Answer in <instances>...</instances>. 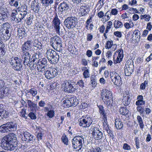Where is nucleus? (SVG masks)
<instances>
[{
  "label": "nucleus",
  "mask_w": 152,
  "mask_h": 152,
  "mask_svg": "<svg viewBox=\"0 0 152 152\" xmlns=\"http://www.w3.org/2000/svg\"><path fill=\"white\" fill-rule=\"evenodd\" d=\"M79 124L83 127H88L90 126L92 122L91 118L89 115L83 116L78 120Z\"/></svg>",
  "instance_id": "nucleus-10"
},
{
  "label": "nucleus",
  "mask_w": 152,
  "mask_h": 152,
  "mask_svg": "<svg viewBox=\"0 0 152 152\" xmlns=\"http://www.w3.org/2000/svg\"><path fill=\"white\" fill-rule=\"evenodd\" d=\"M123 26L122 23L119 20H115L113 23V26L116 29L121 28Z\"/></svg>",
  "instance_id": "nucleus-31"
},
{
  "label": "nucleus",
  "mask_w": 152,
  "mask_h": 152,
  "mask_svg": "<svg viewBox=\"0 0 152 152\" xmlns=\"http://www.w3.org/2000/svg\"><path fill=\"white\" fill-rule=\"evenodd\" d=\"M102 100L107 106H112L113 103L112 93L107 89L103 90L101 94Z\"/></svg>",
  "instance_id": "nucleus-3"
},
{
  "label": "nucleus",
  "mask_w": 152,
  "mask_h": 152,
  "mask_svg": "<svg viewBox=\"0 0 152 152\" xmlns=\"http://www.w3.org/2000/svg\"><path fill=\"white\" fill-rule=\"evenodd\" d=\"M6 9H4L1 13H0V19L4 20L9 15Z\"/></svg>",
  "instance_id": "nucleus-29"
},
{
  "label": "nucleus",
  "mask_w": 152,
  "mask_h": 152,
  "mask_svg": "<svg viewBox=\"0 0 152 152\" xmlns=\"http://www.w3.org/2000/svg\"><path fill=\"white\" fill-rule=\"evenodd\" d=\"M113 45V42L112 41H108L106 42L105 47L107 49H109L111 48Z\"/></svg>",
  "instance_id": "nucleus-53"
},
{
  "label": "nucleus",
  "mask_w": 152,
  "mask_h": 152,
  "mask_svg": "<svg viewBox=\"0 0 152 152\" xmlns=\"http://www.w3.org/2000/svg\"><path fill=\"white\" fill-rule=\"evenodd\" d=\"M91 83L93 85V86H96L97 83V80L96 76L94 75H92L90 77Z\"/></svg>",
  "instance_id": "nucleus-39"
},
{
  "label": "nucleus",
  "mask_w": 152,
  "mask_h": 152,
  "mask_svg": "<svg viewBox=\"0 0 152 152\" xmlns=\"http://www.w3.org/2000/svg\"><path fill=\"white\" fill-rule=\"evenodd\" d=\"M132 35L133 38L135 36V38H134V40L137 39H140V31L138 30H135Z\"/></svg>",
  "instance_id": "nucleus-41"
},
{
  "label": "nucleus",
  "mask_w": 152,
  "mask_h": 152,
  "mask_svg": "<svg viewBox=\"0 0 152 152\" xmlns=\"http://www.w3.org/2000/svg\"><path fill=\"white\" fill-rule=\"evenodd\" d=\"M32 44V42L31 40H28L24 42L21 46V58H23V59L24 60V63L27 64L28 60V57L31 56L29 52L31 49Z\"/></svg>",
  "instance_id": "nucleus-2"
},
{
  "label": "nucleus",
  "mask_w": 152,
  "mask_h": 152,
  "mask_svg": "<svg viewBox=\"0 0 152 152\" xmlns=\"http://www.w3.org/2000/svg\"><path fill=\"white\" fill-rule=\"evenodd\" d=\"M67 88L68 91L67 92L69 93H73L76 90V88L71 83L70 84L69 88Z\"/></svg>",
  "instance_id": "nucleus-49"
},
{
  "label": "nucleus",
  "mask_w": 152,
  "mask_h": 152,
  "mask_svg": "<svg viewBox=\"0 0 152 152\" xmlns=\"http://www.w3.org/2000/svg\"><path fill=\"white\" fill-rule=\"evenodd\" d=\"M32 42V49L35 50H39L42 48V45L41 43L38 41V40L35 39Z\"/></svg>",
  "instance_id": "nucleus-24"
},
{
  "label": "nucleus",
  "mask_w": 152,
  "mask_h": 152,
  "mask_svg": "<svg viewBox=\"0 0 152 152\" xmlns=\"http://www.w3.org/2000/svg\"><path fill=\"white\" fill-rule=\"evenodd\" d=\"M148 84V82L145 81L144 83L141 84L140 88L141 89L144 90L145 89L146 85Z\"/></svg>",
  "instance_id": "nucleus-61"
},
{
  "label": "nucleus",
  "mask_w": 152,
  "mask_h": 152,
  "mask_svg": "<svg viewBox=\"0 0 152 152\" xmlns=\"http://www.w3.org/2000/svg\"><path fill=\"white\" fill-rule=\"evenodd\" d=\"M21 58L18 57L12 58L10 60V62L12 68L15 70L20 71L23 69L22 63L23 64V58Z\"/></svg>",
  "instance_id": "nucleus-8"
},
{
  "label": "nucleus",
  "mask_w": 152,
  "mask_h": 152,
  "mask_svg": "<svg viewBox=\"0 0 152 152\" xmlns=\"http://www.w3.org/2000/svg\"><path fill=\"white\" fill-rule=\"evenodd\" d=\"M1 143L2 148L6 150L12 151L18 148L17 138L14 133H10L4 136Z\"/></svg>",
  "instance_id": "nucleus-1"
},
{
  "label": "nucleus",
  "mask_w": 152,
  "mask_h": 152,
  "mask_svg": "<svg viewBox=\"0 0 152 152\" xmlns=\"http://www.w3.org/2000/svg\"><path fill=\"white\" fill-rule=\"evenodd\" d=\"M16 126V124L15 122H8L0 126V132L2 133L9 132L14 130Z\"/></svg>",
  "instance_id": "nucleus-9"
},
{
  "label": "nucleus",
  "mask_w": 152,
  "mask_h": 152,
  "mask_svg": "<svg viewBox=\"0 0 152 152\" xmlns=\"http://www.w3.org/2000/svg\"><path fill=\"white\" fill-rule=\"evenodd\" d=\"M20 136L22 137L23 141L27 142L33 141L34 140V136L26 131L21 132Z\"/></svg>",
  "instance_id": "nucleus-18"
},
{
  "label": "nucleus",
  "mask_w": 152,
  "mask_h": 152,
  "mask_svg": "<svg viewBox=\"0 0 152 152\" xmlns=\"http://www.w3.org/2000/svg\"><path fill=\"white\" fill-rule=\"evenodd\" d=\"M84 142L83 136H77L74 137L72 140V147L76 151L81 150Z\"/></svg>",
  "instance_id": "nucleus-7"
},
{
  "label": "nucleus",
  "mask_w": 152,
  "mask_h": 152,
  "mask_svg": "<svg viewBox=\"0 0 152 152\" xmlns=\"http://www.w3.org/2000/svg\"><path fill=\"white\" fill-rule=\"evenodd\" d=\"M9 4L11 6H14L17 8H19V7L18 1L10 0V1H9Z\"/></svg>",
  "instance_id": "nucleus-38"
},
{
  "label": "nucleus",
  "mask_w": 152,
  "mask_h": 152,
  "mask_svg": "<svg viewBox=\"0 0 152 152\" xmlns=\"http://www.w3.org/2000/svg\"><path fill=\"white\" fill-rule=\"evenodd\" d=\"M110 75L112 82L117 86H121L122 83L121 77L115 72H111Z\"/></svg>",
  "instance_id": "nucleus-14"
},
{
  "label": "nucleus",
  "mask_w": 152,
  "mask_h": 152,
  "mask_svg": "<svg viewBox=\"0 0 152 152\" xmlns=\"http://www.w3.org/2000/svg\"><path fill=\"white\" fill-rule=\"evenodd\" d=\"M88 107L87 104V103L83 102L79 106V108L80 109H84Z\"/></svg>",
  "instance_id": "nucleus-58"
},
{
  "label": "nucleus",
  "mask_w": 152,
  "mask_h": 152,
  "mask_svg": "<svg viewBox=\"0 0 152 152\" xmlns=\"http://www.w3.org/2000/svg\"><path fill=\"white\" fill-rule=\"evenodd\" d=\"M40 53L38 52L37 53H34L32 55V57L31 58V56H30L29 57H28V61L27 62V64L24 63V61L23 59V64L25 66L27 65L28 66H30L33 63L36 62H38L39 60H40L39 59V56L40 55Z\"/></svg>",
  "instance_id": "nucleus-15"
},
{
  "label": "nucleus",
  "mask_w": 152,
  "mask_h": 152,
  "mask_svg": "<svg viewBox=\"0 0 152 152\" xmlns=\"http://www.w3.org/2000/svg\"><path fill=\"white\" fill-rule=\"evenodd\" d=\"M61 140L62 141L65 145H68V139L65 134H64L62 136L61 138Z\"/></svg>",
  "instance_id": "nucleus-44"
},
{
  "label": "nucleus",
  "mask_w": 152,
  "mask_h": 152,
  "mask_svg": "<svg viewBox=\"0 0 152 152\" xmlns=\"http://www.w3.org/2000/svg\"><path fill=\"white\" fill-rule=\"evenodd\" d=\"M58 10L62 13H65L70 10L69 2L65 1L61 3L58 5Z\"/></svg>",
  "instance_id": "nucleus-16"
},
{
  "label": "nucleus",
  "mask_w": 152,
  "mask_h": 152,
  "mask_svg": "<svg viewBox=\"0 0 152 152\" xmlns=\"http://www.w3.org/2000/svg\"><path fill=\"white\" fill-rule=\"evenodd\" d=\"M145 102L143 100H138L136 102L135 104L137 105L140 106V105H143L145 104Z\"/></svg>",
  "instance_id": "nucleus-56"
},
{
  "label": "nucleus",
  "mask_w": 152,
  "mask_h": 152,
  "mask_svg": "<svg viewBox=\"0 0 152 152\" xmlns=\"http://www.w3.org/2000/svg\"><path fill=\"white\" fill-rule=\"evenodd\" d=\"M115 124L116 129L118 130L121 129L123 126V124L119 118H116L115 119Z\"/></svg>",
  "instance_id": "nucleus-32"
},
{
  "label": "nucleus",
  "mask_w": 152,
  "mask_h": 152,
  "mask_svg": "<svg viewBox=\"0 0 152 152\" xmlns=\"http://www.w3.org/2000/svg\"><path fill=\"white\" fill-rule=\"evenodd\" d=\"M91 135L92 137L95 140H99L102 139L103 134L102 132L99 130V128L96 127L91 128Z\"/></svg>",
  "instance_id": "nucleus-17"
},
{
  "label": "nucleus",
  "mask_w": 152,
  "mask_h": 152,
  "mask_svg": "<svg viewBox=\"0 0 152 152\" xmlns=\"http://www.w3.org/2000/svg\"><path fill=\"white\" fill-rule=\"evenodd\" d=\"M41 4L38 0L32 1L30 5L31 10L35 13H38L40 9Z\"/></svg>",
  "instance_id": "nucleus-20"
},
{
  "label": "nucleus",
  "mask_w": 152,
  "mask_h": 152,
  "mask_svg": "<svg viewBox=\"0 0 152 152\" xmlns=\"http://www.w3.org/2000/svg\"><path fill=\"white\" fill-rule=\"evenodd\" d=\"M118 56L120 58H123V50L121 48L119 49L118 50Z\"/></svg>",
  "instance_id": "nucleus-55"
},
{
  "label": "nucleus",
  "mask_w": 152,
  "mask_h": 152,
  "mask_svg": "<svg viewBox=\"0 0 152 152\" xmlns=\"http://www.w3.org/2000/svg\"><path fill=\"white\" fill-rule=\"evenodd\" d=\"M140 18L141 19H144L145 21H148L150 19L151 17L148 15H141Z\"/></svg>",
  "instance_id": "nucleus-51"
},
{
  "label": "nucleus",
  "mask_w": 152,
  "mask_h": 152,
  "mask_svg": "<svg viewBox=\"0 0 152 152\" xmlns=\"http://www.w3.org/2000/svg\"><path fill=\"white\" fill-rule=\"evenodd\" d=\"M132 96L131 93H130L127 90H125V92L123 94V96H129L131 97Z\"/></svg>",
  "instance_id": "nucleus-62"
},
{
  "label": "nucleus",
  "mask_w": 152,
  "mask_h": 152,
  "mask_svg": "<svg viewBox=\"0 0 152 152\" xmlns=\"http://www.w3.org/2000/svg\"><path fill=\"white\" fill-rule=\"evenodd\" d=\"M54 1V0H41L42 5L45 8L51 7Z\"/></svg>",
  "instance_id": "nucleus-25"
},
{
  "label": "nucleus",
  "mask_w": 152,
  "mask_h": 152,
  "mask_svg": "<svg viewBox=\"0 0 152 152\" xmlns=\"http://www.w3.org/2000/svg\"><path fill=\"white\" fill-rule=\"evenodd\" d=\"M28 93H30L33 96H35L37 94V91L36 89L34 88H31L28 90Z\"/></svg>",
  "instance_id": "nucleus-42"
},
{
  "label": "nucleus",
  "mask_w": 152,
  "mask_h": 152,
  "mask_svg": "<svg viewBox=\"0 0 152 152\" xmlns=\"http://www.w3.org/2000/svg\"><path fill=\"white\" fill-rule=\"evenodd\" d=\"M20 12V14H18V18L20 20V21L23 18L26 16V15L25 14L23 13Z\"/></svg>",
  "instance_id": "nucleus-63"
},
{
  "label": "nucleus",
  "mask_w": 152,
  "mask_h": 152,
  "mask_svg": "<svg viewBox=\"0 0 152 152\" xmlns=\"http://www.w3.org/2000/svg\"><path fill=\"white\" fill-rule=\"evenodd\" d=\"M9 112L5 109L4 106L2 104H0V118L4 119L8 117Z\"/></svg>",
  "instance_id": "nucleus-21"
},
{
  "label": "nucleus",
  "mask_w": 152,
  "mask_h": 152,
  "mask_svg": "<svg viewBox=\"0 0 152 152\" xmlns=\"http://www.w3.org/2000/svg\"><path fill=\"white\" fill-rule=\"evenodd\" d=\"M77 18L73 17H67L64 22V24L68 29H71L74 28L76 25Z\"/></svg>",
  "instance_id": "nucleus-12"
},
{
  "label": "nucleus",
  "mask_w": 152,
  "mask_h": 152,
  "mask_svg": "<svg viewBox=\"0 0 152 152\" xmlns=\"http://www.w3.org/2000/svg\"><path fill=\"white\" fill-rule=\"evenodd\" d=\"M44 72L45 77L50 80L55 77L58 73V71L55 68L51 67L49 69H46Z\"/></svg>",
  "instance_id": "nucleus-13"
},
{
  "label": "nucleus",
  "mask_w": 152,
  "mask_h": 152,
  "mask_svg": "<svg viewBox=\"0 0 152 152\" xmlns=\"http://www.w3.org/2000/svg\"><path fill=\"white\" fill-rule=\"evenodd\" d=\"M11 26L8 23L3 24L0 29V36L2 39H9L11 36L9 32L11 30Z\"/></svg>",
  "instance_id": "nucleus-4"
},
{
  "label": "nucleus",
  "mask_w": 152,
  "mask_h": 152,
  "mask_svg": "<svg viewBox=\"0 0 152 152\" xmlns=\"http://www.w3.org/2000/svg\"><path fill=\"white\" fill-rule=\"evenodd\" d=\"M134 141L136 145V148L137 149H138L140 148V142L139 140L138 137H136L134 138Z\"/></svg>",
  "instance_id": "nucleus-57"
},
{
  "label": "nucleus",
  "mask_w": 152,
  "mask_h": 152,
  "mask_svg": "<svg viewBox=\"0 0 152 152\" xmlns=\"http://www.w3.org/2000/svg\"><path fill=\"white\" fill-rule=\"evenodd\" d=\"M124 26L126 29H129L133 27L134 24L131 21V22H130V23H125L124 24Z\"/></svg>",
  "instance_id": "nucleus-47"
},
{
  "label": "nucleus",
  "mask_w": 152,
  "mask_h": 152,
  "mask_svg": "<svg viewBox=\"0 0 152 152\" xmlns=\"http://www.w3.org/2000/svg\"><path fill=\"white\" fill-rule=\"evenodd\" d=\"M63 105L65 107H69L72 106V104L69 97L63 101Z\"/></svg>",
  "instance_id": "nucleus-34"
},
{
  "label": "nucleus",
  "mask_w": 152,
  "mask_h": 152,
  "mask_svg": "<svg viewBox=\"0 0 152 152\" xmlns=\"http://www.w3.org/2000/svg\"><path fill=\"white\" fill-rule=\"evenodd\" d=\"M17 31L18 34L20 37H21V38H23L26 35L25 29L23 27L18 28Z\"/></svg>",
  "instance_id": "nucleus-27"
},
{
  "label": "nucleus",
  "mask_w": 152,
  "mask_h": 152,
  "mask_svg": "<svg viewBox=\"0 0 152 152\" xmlns=\"http://www.w3.org/2000/svg\"><path fill=\"white\" fill-rule=\"evenodd\" d=\"M26 110L25 108L22 109L21 111L20 112V115L23 118H24L25 119L27 118V116H26Z\"/></svg>",
  "instance_id": "nucleus-48"
},
{
  "label": "nucleus",
  "mask_w": 152,
  "mask_h": 152,
  "mask_svg": "<svg viewBox=\"0 0 152 152\" xmlns=\"http://www.w3.org/2000/svg\"><path fill=\"white\" fill-rule=\"evenodd\" d=\"M52 23V25L54 27L56 33L60 36H62L63 34V32L60 31L61 28V21L57 14L55 15Z\"/></svg>",
  "instance_id": "nucleus-11"
},
{
  "label": "nucleus",
  "mask_w": 152,
  "mask_h": 152,
  "mask_svg": "<svg viewBox=\"0 0 152 152\" xmlns=\"http://www.w3.org/2000/svg\"><path fill=\"white\" fill-rule=\"evenodd\" d=\"M39 61L41 63L43 64H44V65H45L46 66H48L47 64V60L46 58H42L40 59Z\"/></svg>",
  "instance_id": "nucleus-59"
},
{
  "label": "nucleus",
  "mask_w": 152,
  "mask_h": 152,
  "mask_svg": "<svg viewBox=\"0 0 152 152\" xmlns=\"http://www.w3.org/2000/svg\"><path fill=\"white\" fill-rule=\"evenodd\" d=\"M4 90H3L4 97L10 96L11 93V90L8 88L6 87L4 88Z\"/></svg>",
  "instance_id": "nucleus-36"
},
{
  "label": "nucleus",
  "mask_w": 152,
  "mask_h": 152,
  "mask_svg": "<svg viewBox=\"0 0 152 152\" xmlns=\"http://www.w3.org/2000/svg\"><path fill=\"white\" fill-rule=\"evenodd\" d=\"M27 7L25 5H24L21 7L20 10V12L22 13H23L25 14V15H26L27 13Z\"/></svg>",
  "instance_id": "nucleus-45"
},
{
  "label": "nucleus",
  "mask_w": 152,
  "mask_h": 152,
  "mask_svg": "<svg viewBox=\"0 0 152 152\" xmlns=\"http://www.w3.org/2000/svg\"><path fill=\"white\" fill-rule=\"evenodd\" d=\"M28 116L32 120H35L36 119V116L35 113L33 112H31L29 113L28 115Z\"/></svg>",
  "instance_id": "nucleus-60"
},
{
  "label": "nucleus",
  "mask_w": 152,
  "mask_h": 152,
  "mask_svg": "<svg viewBox=\"0 0 152 152\" xmlns=\"http://www.w3.org/2000/svg\"><path fill=\"white\" fill-rule=\"evenodd\" d=\"M86 9V7L85 6H83L80 7L79 10V13L80 14V16H84L87 14Z\"/></svg>",
  "instance_id": "nucleus-37"
},
{
  "label": "nucleus",
  "mask_w": 152,
  "mask_h": 152,
  "mask_svg": "<svg viewBox=\"0 0 152 152\" xmlns=\"http://www.w3.org/2000/svg\"><path fill=\"white\" fill-rule=\"evenodd\" d=\"M84 71L83 73V75L85 78H89L90 77L89 71L86 67H84Z\"/></svg>",
  "instance_id": "nucleus-40"
},
{
  "label": "nucleus",
  "mask_w": 152,
  "mask_h": 152,
  "mask_svg": "<svg viewBox=\"0 0 152 152\" xmlns=\"http://www.w3.org/2000/svg\"><path fill=\"white\" fill-rule=\"evenodd\" d=\"M130 98V97L129 96H123L122 102L124 105L128 106L130 104L131 101Z\"/></svg>",
  "instance_id": "nucleus-30"
},
{
  "label": "nucleus",
  "mask_w": 152,
  "mask_h": 152,
  "mask_svg": "<svg viewBox=\"0 0 152 152\" xmlns=\"http://www.w3.org/2000/svg\"><path fill=\"white\" fill-rule=\"evenodd\" d=\"M70 84L66 80L64 82L62 85V88L65 92H67L68 91L67 88H69L70 86Z\"/></svg>",
  "instance_id": "nucleus-35"
},
{
  "label": "nucleus",
  "mask_w": 152,
  "mask_h": 152,
  "mask_svg": "<svg viewBox=\"0 0 152 152\" xmlns=\"http://www.w3.org/2000/svg\"><path fill=\"white\" fill-rule=\"evenodd\" d=\"M69 98L72 104V106H75L78 103V100L75 96L73 95L69 96Z\"/></svg>",
  "instance_id": "nucleus-28"
},
{
  "label": "nucleus",
  "mask_w": 152,
  "mask_h": 152,
  "mask_svg": "<svg viewBox=\"0 0 152 152\" xmlns=\"http://www.w3.org/2000/svg\"><path fill=\"white\" fill-rule=\"evenodd\" d=\"M133 62L129 63L128 62L126 63L124 67L125 74L126 76L131 75L133 72L134 70V65Z\"/></svg>",
  "instance_id": "nucleus-19"
},
{
  "label": "nucleus",
  "mask_w": 152,
  "mask_h": 152,
  "mask_svg": "<svg viewBox=\"0 0 152 152\" xmlns=\"http://www.w3.org/2000/svg\"><path fill=\"white\" fill-rule=\"evenodd\" d=\"M50 42L54 49L60 52H62L63 48L62 40L58 36L56 35L51 37L50 40Z\"/></svg>",
  "instance_id": "nucleus-5"
},
{
  "label": "nucleus",
  "mask_w": 152,
  "mask_h": 152,
  "mask_svg": "<svg viewBox=\"0 0 152 152\" xmlns=\"http://www.w3.org/2000/svg\"><path fill=\"white\" fill-rule=\"evenodd\" d=\"M99 108V112L101 116L102 117L103 119L104 120L105 124L107 125L106 121H107V113L104 109L103 106L101 105L98 106Z\"/></svg>",
  "instance_id": "nucleus-22"
},
{
  "label": "nucleus",
  "mask_w": 152,
  "mask_h": 152,
  "mask_svg": "<svg viewBox=\"0 0 152 152\" xmlns=\"http://www.w3.org/2000/svg\"><path fill=\"white\" fill-rule=\"evenodd\" d=\"M101 149L99 147H97L94 148H93L92 149L89 150L88 152H100Z\"/></svg>",
  "instance_id": "nucleus-54"
},
{
  "label": "nucleus",
  "mask_w": 152,
  "mask_h": 152,
  "mask_svg": "<svg viewBox=\"0 0 152 152\" xmlns=\"http://www.w3.org/2000/svg\"><path fill=\"white\" fill-rule=\"evenodd\" d=\"M55 115V111L53 110H50L48 112L47 115L50 118H53Z\"/></svg>",
  "instance_id": "nucleus-46"
},
{
  "label": "nucleus",
  "mask_w": 152,
  "mask_h": 152,
  "mask_svg": "<svg viewBox=\"0 0 152 152\" xmlns=\"http://www.w3.org/2000/svg\"><path fill=\"white\" fill-rule=\"evenodd\" d=\"M114 34L116 37L119 38L121 37L122 36L121 32L118 31L114 32Z\"/></svg>",
  "instance_id": "nucleus-64"
},
{
  "label": "nucleus",
  "mask_w": 152,
  "mask_h": 152,
  "mask_svg": "<svg viewBox=\"0 0 152 152\" xmlns=\"http://www.w3.org/2000/svg\"><path fill=\"white\" fill-rule=\"evenodd\" d=\"M45 56L49 62L51 64H55L59 61V55L56 51L51 49L47 50Z\"/></svg>",
  "instance_id": "nucleus-6"
},
{
  "label": "nucleus",
  "mask_w": 152,
  "mask_h": 152,
  "mask_svg": "<svg viewBox=\"0 0 152 152\" xmlns=\"http://www.w3.org/2000/svg\"><path fill=\"white\" fill-rule=\"evenodd\" d=\"M1 42V41L0 38V53H1V55H4L6 52L5 50L4 45L2 44Z\"/></svg>",
  "instance_id": "nucleus-43"
},
{
  "label": "nucleus",
  "mask_w": 152,
  "mask_h": 152,
  "mask_svg": "<svg viewBox=\"0 0 152 152\" xmlns=\"http://www.w3.org/2000/svg\"><path fill=\"white\" fill-rule=\"evenodd\" d=\"M119 112L122 115L126 116L128 115L129 111L126 107H123L120 109Z\"/></svg>",
  "instance_id": "nucleus-33"
},
{
  "label": "nucleus",
  "mask_w": 152,
  "mask_h": 152,
  "mask_svg": "<svg viewBox=\"0 0 152 152\" xmlns=\"http://www.w3.org/2000/svg\"><path fill=\"white\" fill-rule=\"evenodd\" d=\"M137 111L140 113V115H143V113L144 112V107L141 106H138L137 107Z\"/></svg>",
  "instance_id": "nucleus-50"
},
{
  "label": "nucleus",
  "mask_w": 152,
  "mask_h": 152,
  "mask_svg": "<svg viewBox=\"0 0 152 152\" xmlns=\"http://www.w3.org/2000/svg\"><path fill=\"white\" fill-rule=\"evenodd\" d=\"M28 106L33 111H36L38 110L39 107L38 106L37 104L35 103L30 100H27Z\"/></svg>",
  "instance_id": "nucleus-23"
},
{
  "label": "nucleus",
  "mask_w": 152,
  "mask_h": 152,
  "mask_svg": "<svg viewBox=\"0 0 152 152\" xmlns=\"http://www.w3.org/2000/svg\"><path fill=\"white\" fill-rule=\"evenodd\" d=\"M38 65H37V69L39 72H44L47 69V66L42 64L39 61L38 62Z\"/></svg>",
  "instance_id": "nucleus-26"
},
{
  "label": "nucleus",
  "mask_w": 152,
  "mask_h": 152,
  "mask_svg": "<svg viewBox=\"0 0 152 152\" xmlns=\"http://www.w3.org/2000/svg\"><path fill=\"white\" fill-rule=\"evenodd\" d=\"M77 84L82 88H83L85 87V83L84 81L82 80H79L77 82Z\"/></svg>",
  "instance_id": "nucleus-52"
}]
</instances>
